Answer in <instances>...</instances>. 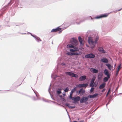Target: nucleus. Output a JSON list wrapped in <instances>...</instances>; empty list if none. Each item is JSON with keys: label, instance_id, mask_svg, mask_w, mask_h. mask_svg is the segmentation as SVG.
Listing matches in <instances>:
<instances>
[{"label": "nucleus", "instance_id": "1", "mask_svg": "<svg viewBox=\"0 0 122 122\" xmlns=\"http://www.w3.org/2000/svg\"><path fill=\"white\" fill-rule=\"evenodd\" d=\"M98 40V38H97L94 41L92 39V38L91 37H88V43L91 45V48L92 49H93L96 47L97 44V41Z\"/></svg>", "mask_w": 122, "mask_h": 122}, {"label": "nucleus", "instance_id": "2", "mask_svg": "<svg viewBox=\"0 0 122 122\" xmlns=\"http://www.w3.org/2000/svg\"><path fill=\"white\" fill-rule=\"evenodd\" d=\"M70 41L71 43L67 45V47L73 48V47L74 45L76 46L78 44V41L74 38H72L70 40Z\"/></svg>", "mask_w": 122, "mask_h": 122}, {"label": "nucleus", "instance_id": "3", "mask_svg": "<svg viewBox=\"0 0 122 122\" xmlns=\"http://www.w3.org/2000/svg\"><path fill=\"white\" fill-rule=\"evenodd\" d=\"M108 14L105 13L101 14L97 16L94 18H92L91 16H88V18H90L91 20H93V19H98L103 18L106 17H107L108 16Z\"/></svg>", "mask_w": 122, "mask_h": 122}, {"label": "nucleus", "instance_id": "4", "mask_svg": "<svg viewBox=\"0 0 122 122\" xmlns=\"http://www.w3.org/2000/svg\"><path fill=\"white\" fill-rule=\"evenodd\" d=\"M75 20H76V19L72 20L70 22H69L68 26H69L72 25L74 24L75 23L77 25H79L81 22L84 21V20L82 21L81 20H80L79 22H76V21H75Z\"/></svg>", "mask_w": 122, "mask_h": 122}, {"label": "nucleus", "instance_id": "5", "mask_svg": "<svg viewBox=\"0 0 122 122\" xmlns=\"http://www.w3.org/2000/svg\"><path fill=\"white\" fill-rule=\"evenodd\" d=\"M33 91L36 94L37 98H36L35 97H32V99L34 101H36L41 100V97L40 96V95L38 92L34 90H33Z\"/></svg>", "mask_w": 122, "mask_h": 122}, {"label": "nucleus", "instance_id": "6", "mask_svg": "<svg viewBox=\"0 0 122 122\" xmlns=\"http://www.w3.org/2000/svg\"><path fill=\"white\" fill-rule=\"evenodd\" d=\"M85 58L89 59H92L94 58L95 57V55L92 53H90L88 54H86L85 55Z\"/></svg>", "mask_w": 122, "mask_h": 122}, {"label": "nucleus", "instance_id": "7", "mask_svg": "<svg viewBox=\"0 0 122 122\" xmlns=\"http://www.w3.org/2000/svg\"><path fill=\"white\" fill-rule=\"evenodd\" d=\"M88 100V99L87 96H83L81 99L80 97V102L81 103H85Z\"/></svg>", "mask_w": 122, "mask_h": 122}, {"label": "nucleus", "instance_id": "8", "mask_svg": "<svg viewBox=\"0 0 122 122\" xmlns=\"http://www.w3.org/2000/svg\"><path fill=\"white\" fill-rule=\"evenodd\" d=\"M15 3L16 4L15 6L16 7H17L18 5H19L20 4V5H22H22H24V4L26 3V2L24 1H22L20 3L19 0H16Z\"/></svg>", "mask_w": 122, "mask_h": 122}, {"label": "nucleus", "instance_id": "9", "mask_svg": "<svg viewBox=\"0 0 122 122\" xmlns=\"http://www.w3.org/2000/svg\"><path fill=\"white\" fill-rule=\"evenodd\" d=\"M85 91L83 88H81L79 90L78 95H80V96L83 95L85 92Z\"/></svg>", "mask_w": 122, "mask_h": 122}, {"label": "nucleus", "instance_id": "10", "mask_svg": "<svg viewBox=\"0 0 122 122\" xmlns=\"http://www.w3.org/2000/svg\"><path fill=\"white\" fill-rule=\"evenodd\" d=\"M73 98V99H72V100L74 101L73 103H74L76 104V102L80 101V97L79 96L74 97Z\"/></svg>", "mask_w": 122, "mask_h": 122}, {"label": "nucleus", "instance_id": "11", "mask_svg": "<svg viewBox=\"0 0 122 122\" xmlns=\"http://www.w3.org/2000/svg\"><path fill=\"white\" fill-rule=\"evenodd\" d=\"M104 72L105 75L107 76V77H108L109 78H110V75L109 74L108 71L107 69H105L104 71Z\"/></svg>", "mask_w": 122, "mask_h": 122}, {"label": "nucleus", "instance_id": "12", "mask_svg": "<svg viewBox=\"0 0 122 122\" xmlns=\"http://www.w3.org/2000/svg\"><path fill=\"white\" fill-rule=\"evenodd\" d=\"M100 61L102 62L107 63H108L109 61L105 57H103L100 60Z\"/></svg>", "mask_w": 122, "mask_h": 122}, {"label": "nucleus", "instance_id": "13", "mask_svg": "<svg viewBox=\"0 0 122 122\" xmlns=\"http://www.w3.org/2000/svg\"><path fill=\"white\" fill-rule=\"evenodd\" d=\"M103 73L102 72L99 73L98 75L97 79L99 81L101 80L102 78Z\"/></svg>", "mask_w": 122, "mask_h": 122}, {"label": "nucleus", "instance_id": "14", "mask_svg": "<svg viewBox=\"0 0 122 122\" xmlns=\"http://www.w3.org/2000/svg\"><path fill=\"white\" fill-rule=\"evenodd\" d=\"M86 79V76L84 75L80 76L79 78V80L80 81H82L85 80Z\"/></svg>", "mask_w": 122, "mask_h": 122}, {"label": "nucleus", "instance_id": "15", "mask_svg": "<svg viewBox=\"0 0 122 122\" xmlns=\"http://www.w3.org/2000/svg\"><path fill=\"white\" fill-rule=\"evenodd\" d=\"M90 70L92 72L95 73H97L98 72V70L97 69L93 68H91Z\"/></svg>", "mask_w": 122, "mask_h": 122}, {"label": "nucleus", "instance_id": "16", "mask_svg": "<svg viewBox=\"0 0 122 122\" xmlns=\"http://www.w3.org/2000/svg\"><path fill=\"white\" fill-rule=\"evenodd\" d=\"M64 105L66 106H67L68 107L70 108L73 109L75 108V106H70V104L69 103H67L65 104H63Z\"/></svg>", "mask_w": 122, "mask_h": 122}, {"label": "nucleus", "instance_id": "17", "mask_svg": "<svg viewBox=\"0 0 122 122\" xmlns=\"http://www.w3.org/2000/svg\"><path fill=\"white\" fill-rule=\"evenodd\" d=\"M78 39L80 43V45L81 46H83L84 44L83 43V41L81 37L79 36L78 37Z\"/></svg>", "mask_w": 122, "mask_h": 122}, {"label": "nucleus", "instance_id": "18", "mask_svg": "<svg viewBox=\"0 0 122 122\" xmlns=\"http://www.w3.org/2000/svg\"><path fill=\"white\" fill-rule=\"evenodd\" d=\"M99 51L102 53H106V52L103 48L101 47H99L98 49Z\"/></svg>", "mask_w": 122, "mask_h": 122}, {"label": "nucleus", "instance_id": "19", "mask_svg": "<svg viewBox=\"0 0 122 122\" xmlns=\"http://www.w3.org/2000/svg\"><path fill=\"white\" fill-rule=\"evenodd\" d=\"M105 65L110 70H111L113 68V66L109 63H107L105 64Z\"/></svg>", "mask_w": 122, "mask_h": 122}, {"label": "nucleus", "instance_id": "20", "mask_svg": "<svg viewBox=\"0 0 122 122\" xmlns=\"http://www.w3.org/2000/svg\"><path fill=\"white\" fill-rule=\"evenodd\" d=\"M62 88H58L56 91V93L57 94H60L61 93V90Z\"/></svg>", "mask_w": 122, "mask_h": 122}, {"label": "nucleus", "instance_id": "21", "mask_svg": "<svg viewBox=\"0 0 122 122\" xmlns=\"http://www.w3.org/2000/svg\"><path fill=\"white\" fill-rule=\"evenodd\" d=\"M105 86V83H103L100 85L99 88L102 89Z\"/></svg>", "mask_w": 122, "mask_h": 122}, {"label": "nucleus", "instance_id": "22", "mask_svg": "<svg viewBox=\"0 0 122 122\" xmlns=\"http://www.w3.org/2000/svg\"><path fill=\"white\" fill-rule=\"evenodd\" d=\"M95 83L94 82V80L91 81L90 83V86H93L94 85Z\"/></svg>", "mask_w": 122, "mask_h": 122}, {"label": "nucleus", "instance_id": "23", "mask_svg": "<svg viewBox=\"0 0 122 122\" xmlns=\"http://www.w3.org/2000/svg\"><path fill=\"white\" fill-rule=\"evenodd\" d=\"M51 85V84H50V86L49 87L48 90V91L49 92V94L51 96V98L53 99V100H54V99L53 97V96L52 95V94H51V93L50 92V86Z\"/></svg>", "mask_w": 122, "mask_h": 122}, {"label": "nucleus", "instance_id": "24", "mask_svg": "<svg viewBox=\"0 0 122 122\" xmlns=\"http://www.w3.org/2000/svg\"><path fill=\"white\" fill-rule=\"evenodd\" d=\"M110 78H108V77H105L103 79V81L104 82H106L108 81V79Z\"/></svg>", "mask_w": 122, "mask_h": 122}, {"label": "nucleus", "instance_id": "25", "mask_svg": "<svg viewBox=\"0 0 122 122\" xmlns=\"http://www.w3.org/2000/svg\"><path fill=\"white\" fill-rule=\"evenodd\" d=\"M75 46L74 45L73 48L75 50V51H79V50L78 49L77 47Z\"/></svg>", "mask_w": 122, "mask_h": 122}, {"label": "nucleus", "instance_id": "26", "mask_svg": "<svg viewBox=\"0 0 122 122\" xmlns=\"http://www.w3.org/2000/svg\"><path fill=\"white\" fill-rule=\"evenodd\" d=\"M88 84L87 83L82 84V87H84L86 88L88 86Z\"/></svg>", "mask_w": 122, "mask_h": 122}, {"label": "nucleus", "instance_id": "27", "mask_svg": "<svg viewBox=\"0 0 122 122\" xmlns=\"http://www.w3.org/2000/svg\"><path fill=\"white\" fill-rule=\"evenodd\" d=\"M72 76L76 78H78V76L76 74L73 73H72Z\"/></svg>", "mask_w": 122, "mask_h": 122}, {"label": "nucleus", "instance_id": "28", "mask_svg": "<svg viewBox=\"0 0 122 122\" xmlns=\"http://www.w3.org/2000/svg\"><path fill=\"white\" fill-rule=\"evenodd\" d=\"M66 54L69 56H73V52H68L66 53Z\"/></svg>", "mask_w": 122, "mask_h": 122}, {"label": "nucleus", "instance_id": "29", "mask_svg": "<svg viewBox=\"0 0 122 122\" xmlns=\"http://www.w3.org/2000/svg\"><path fill=\"white\" fill-rule=\"evenodd\" d=\"M15 0H11L8 3V6L10 5Z\"/></svg>", "mask_w": 122, "mask_h": 122}, {"label": "nucleus", "instance_id": "30", "mask_svg": "<svg viewBox=\"0 0 122 122\" xmlns=\"http://www.w3.org/2000/svg\"><path fill=\"white\" fill-rule=\"evenodd\" d=\"M35 39L38 42H39L40 41H41V40L40 39V38L37 36Z\"/></svg>", "mask_w": 122, "mask_h": 122}, {"label": "nucleus", "instance_id": "31", "mask_svg": "<svg viewBox=\"0 0 122 122\" xmlns=\"http://www.w3.org/2000/svg\"><path fill=\"white\" fill-rule=\"evenodd\" d=\"M81 54V52H80V53H79L77 52H73V55H80Z\"/></svg>", "mask_w": 122, "mask_h": 122}, {"label": "nucleus", "instance_id": "32", "mask_svg": "<svg viewBox=\"0 0 122 122\" xmlns=\"http://www.w3.org/2000/svg\"><path fill=\"white\" fill-rule=\"evenodd\" d=\"M73 73V72L69 71H66L65 72V74L66 75H67L69 76H71V75L69 74V73H71L72 74V73Z\"/></svg>", "mask_w": 122, "mask_h": 122}, {"label": "nucleus", "instance_id": "33", "mask_svg": "<svg viewBox=\"0 0 122 122\" xmlns=\"http://www.w3.org/2000/svg\"><path fill=\"white\" fill-rule=\"evenodd\" d=\"M64 90L65 92H67L69 91V88L68 87H67L65 89H63Z\"/></svg>", "mask_w": 122, "mask_h": 122}, {"label": "nucleus", "instance_id": "34", "mask_svg": "<svg viewBox=\"0 0 122 122\" xmlns=\"http://www.w3.org/2000/svg\"><path fill=\"white\" fill-rule=\"evenodd\" d=\"M99 94L98 93H95L93 94V98H95L96 97L98 96Z\"/></svg>", "mask_w": 122, "mask_h": 122}, {"label": "nucleus", "instance_id": "35", "mask_svg": "<svg viewBox=\"0 0 122 122\" xmlns=\"http://www.w3.org/2000/svg\"><path fill=\"white\" fill-rule=\"evenodd\" d=\"M93 95H90L88 96H87L88 99L89 98H93Z\"/></svg>", "mask_w": 122, "mask_h": 122}, {"label": "nucleus", "instance_id": "36", "mask_svg": "<svg viewBox=\"0 0 122 122\" xmlns=\"http://www.w3.org/2000/svg\"><path fill=\"white\" fill-rule=\"evenodd\" d=\"M78 88H80L82 87V84H79L76 85Z\"/></svg>", "mask_w": 122, "mask_h": 122}, {"label": "nucleus", "instance_id": "37", "mask_svg": "<svg viewBox=\"0 0 122 122\" xmlns=\"http://www.w3.org/2000/svg\"><path fill=\"white\" fill-rule=\"evenodd\" d=\"M75 91L73 89L71 90V92L70 93L71 95H72L74 93H75Z\"/></svg>", "mask_w": 122, "mask_h": 122}, {"label": "nucleus", "instance_id": "38", "mask_svg": "<svg viewBox=\"0 0 122 122\" xmlns=\"http://www.w3.org/2000/svg\"><path fill=\"white\" fill-rule=\"evenodd\" d=\"M56 29L57 31H58L61 30L62 28H60V27H58L57 28H56Z\"/></svg>", "mask_w": 122, "mask_h": 122}, {"label": "nucleus", "instance_id": "39", "mask_svg": "<svg viewBox=\"0 0 122 122\" xmlns=\"http://www.w3.org/2000/svg\"><path fill=\"white\" fill-rule=\"evenodd\" d=\"M119 72V71L118 69H117V72L115 74V76L117 77L118 75Z\"/></svg>", "mask_w": 122, "mask_h": 122}, {"label": "nucleus", "instance_id": "40", "mask_svg": "<svg viewBox=\"0 0 122 122\" xmlns=\"http://www.w3.org/2000/svg\"><path fill=\"white\" fill-rule=\"evenodd\" d=\"M57 32V31L56 28H55L54 29H52L51 30V32Z\"/></svg>", "mask_w": 122, "mask_h": 122}, {"label": "nucleus", "instance_id": "41", "mask_svg": "<svg viewBox=\"0 0 122 122\" xmlns=\"http://www.w3.org/2000/svg\"><path fill=\"white\" fill-rule=\"evenodd\" d=\"M80 20H81L82 21H83L84 20V21H85V20H80V18H78L77 19H76V20H75V21H79V22L80 21Z\"/></svg>", "mask_w": 122, "mask_h": 122}, {"label": "nucleus", "instance_id": "42", "mask_svg": "<svg viewBox=\"0 0 122 122\" xmlns=\"http://www.w3.org/2000/svg\"><path fill=\"white\" fill-rule=\"evenodd\" d=\"M72 95H71V94H70V95L69 97V98L70 99H71L72 100L73 99V97H72Z\"/></svg>", "mask_w": 122, "mask_h": 122}, {"label": "nucleus", "instance_id": "43", "mask_svg": "<svg viewBox=\"0 0 122 122\" xmlns=\"http://www.w3.org/2000/svg\"><path fill=\"white\" fill-rule=\"evenodd\" d=\"M122 66V64L121 63H120V64L117 67V69L119 70V68H121Z\"/></svg>", "mask_w": 122, "mask_h": 122}, {"label": "nucleus", "instance_id": "44", "mask_svg": "<svg viewBox=\"0 0 122 122\" xmlns=\"http://www.w3.org/2000/svg\"><path fill=\"white\" fill-rule=\"evenodd\" d=\"M77 88H78V87L76 85V87H74V88L73 89H74V90L75 91H76L77 90Z\"/></svg>", "mask_w": 122, "mask_h": 122}, {"label": "nucleus", "instance_id": "45", "mask_svg": "<svg viewBox=\"0 0 122 122\" xmlns=\"http://www.w3.org/2000/svg\"><path fill=\"white\" fill-rule=\"evenodd\" d=\"M70 51L71 52H73L75 51V50L74 49H70Z\"/></svg>", "mask_w": 122, "mask_h": 122}, {"label": "nucleus", "instance_id": "46", "mask_svg": "<svg viewBox=\"0 0 122 122\" xmlns=\"http://www.w3.org/2000/svg\"><path fill=\"white\" fill-rule=\"evenodd\" d=\"M45 102L48 103H50L51 102V101L49 100H47L46 101H45Z\"/></svg>", "mask_w": 122, "mask_h": 122}, {"label": "nucleus", "instance_id": "47", "mask_svg": "<svg viewBox=\"0 0 122 122\" xmlns=\"http://www.w3.org/2000/svg\"><path fill=\"white\" fill-rule=\"evenodd\" d=\"M61 99L64 102L66 101V99L63 97Z\"/></svg>", "mask_w": 122, "mask_h": 122}, {"label": "nucleus", "instance_id": "48", "mask_svg": "<svg viewBox=\"0 0 122 122\" xmlns=\"http://www.w3.org/2000/svg\"><path fill=\"white\" fill-rule=\"evenodd\" d=\"M21 94H22V95H25V96H27V97H30V96H28V95H26V94H24V93H21Z\"/></svg>", "mask_w": 122, "mask_h": 122}, {"label": "nucleus", "instance_id": "49", "mask_svg": "<svg viewBox=\"0 0 122 122\" xmlns=\"http://www.w3.org/2000/svg\"><path fill=\"white\" fill-rule=\"evenodd\" d=\"M111 101L110 100H109L108 101V102H107V104H106V106L107 107V106L110 103V102Z\"/></svg>", "mask_w": 122, "mask_h": 122}, {"label": "nucleus", "instance_id": "50", "mask_svg": "<svg viewBox=\"0 0 122 122\" xmlns=\"http://www.w3.org/2000/svg\"><path fill=\"white\" fill-rule=\"evenodd\" d=\"M106 90V89L104 88L101 91L102 92H104Z\"/></svg>", "mask_w": 122, "mask_h": 122}, {"label": "nucleus", "instance_id": "51", "mask_svg": "<svg viewBox=\"0 0 122 122\" xmlns=\"http://www.w3.org/2000/svg\"><path fill=\"white\" fill-rule=\"evenodd\" d=\"M35 39L37 37V36L35 35H33V36H32Z\"/></svg>", "mask_w": 122, "mask_h": 122}, {"label": "nucleus", "instance_id": "52", "mask_svg": "<svg viewBox=\"0 0 122 122\" xmlns=\"http://www.w3.org/2000/svg\"><path fill=\"white\" fill-rule=\"evenodd\" d=\"M57 104H58L59 105H60V106H61L62 107H64H64H65L64 106L62 105H61V104H58V103H57Z\"/></svg>", "mask_w": 122, "mask_h": 122}, {"label": "nucleus", "instance_id": "53", "mask_svg": "<svg viewBox=\"0 0 122 122\" xmlns=\"http://www.w3.org/2000/svg\"><path fill=\"white\" fill-rule=\"evenodd\" d=\"M22 23H19V24H17V25H21L22 24Z\"/></svg>", "mask_w": 122, "mask_h": 122}, {"label": "nucleus", "instance_id": "54", "mask_svg": "<svg viewBox=\"0 0 122 122\" xmlns=\"http://www.w3.org/2000/svg\"><path fill=\"white\" fill-rule=\"evenodd\" d=\"M62 94H63V97H64V96H65L66 93L65 92H63V93H62Z\"/></svg>", "mask_w": 122, "mask_h": 122}, {"label": "nucleus", "instance_id": "55", "mask_svg": "<svg viewBox=\"0 0 122 122\" xmlns=\"http://www.w3.org/2000/svg\"><path fill=\"white\" fill-rule=\"evenodd\" d=\"M61 65L62 66H65L66 65L64 63H61Z\"/></svg>", "mask_w": 122, "mask_h": 122}, {"label": "nucleus", "instance_id": "56", "mask_svg": "<svg viewBox=\"0 0 122 122\" xmlns=\"http://www.w3.org/2000/svg\"><path fill=\"white\" fill-rule=\"evenodd\" d=\"M57 77H58V76L57 75H56L54 77V78L56 79Z\"/></svg>", "mask_w": 122, "mask_h": 122}, {"label": "nucleus", "instance_id": "57", "mask_svg": "<svg viewBox=\"0 0 122 122\" xmlns=\"http://www.w3.org/2000/svg\"><path fill=\"white\" fill-rule=\"evenodd\" d=\"M59 97H60L61 99L63 97H62V95H59Z\"/></svg>", "mask_w": 122, "mask_h": 122}, {"label": "nucleus", "instance_id": "58", "mask_svg": "<svg viewBox=\"0 0 122 122\" xmlns=\"http://www.w3.org/2000/svg\"><path fill=\"white\" fill-rule=\"evenodd\" d=\"M110 90H111L110 88H109L108 89V91L107 92L108 93H109V92H110Z\"/></svg>", "mask_w": 122, "mask_h": 122}, {"label": "nucleus", "instance_id": "59", "mask_svg": "<svg viewBox=\"0 0 122 122\" xmlns=\"http://www.w3.org/2000/svg\"><path fill=\"white\" fill-rule=\"evenodd\" d=\"M91 89H93V91L94 90V88L93 87V86H91Z\"/></svg>", "mask_w": 122, "mask_h": 122}, {"label": "nucleus", "instance_id": "60", "mask_svg": "<svg viewBox=\"0 0 122 122\" xmlns=\"http://www.w3.org/2000/svg\"><path fill=\"white\" fill-rule=\"evenodd\" d=\"M99 107L96 108V109L93 112L95 111Z\"/></svg>", "mask_w": 122, "mask_h": 122}, {"label": "nucleus", "instance_id": "61", "mask_svg": "<svg viewBox=\"0 0 122 122\" xmlns=\"http://www.w3.org/2000/svg\"><path fill=\"white\" fill-rule=\"evenodd\" d=\"M79 122H84V120H82L80 121Z\"/></svg>", "mask_w": 122, "mask_h": 122}, {"label": "nucleus", "instance_id": "62", "mask_svg": "<svg viewBox=\"0 0 122 122\" xmlns=\"http://www.w3.org/2000/svg\"><path fill=\"white\" fill-rule=\"evenodd\" d=\"M93 90H92V89H90V92H92V91H93Z\"/></svg>", "mask_w": 122, "mask_h": 122}, {"label": "nucleus", "instance_id": "63", "mask_svg": "<svg viewBox=\"0 0 122 122\" xmlns=\"http://www.w3.org/2000/svg\"><path fill=\"white\" fill-rule=\"evenodd\" d=\"M3 13H2L0 14V17L1 16H2L3 15Z\"/></svg>", "mask_w": 122, "mask_h": 122}, {"label": "nucleus", "instance_id": "64", "mask_svg": "<svg viewBox=\"0 0 122 122\" xmlns=\"http://www.w3.org/2000/svg\"><path fill=\"white\" fill-rule=\"evenodd\" d=\"M122 9V8H121V9H119V10H117V11H120Z\"/></svg>", "mask_w": 122, "mask_h": 122}]
</instances>
